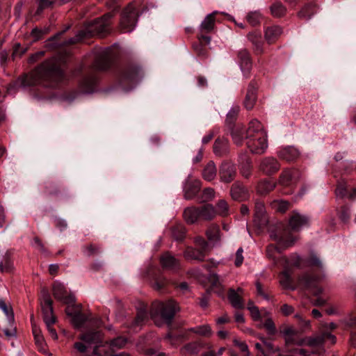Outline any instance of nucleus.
Listing matches in <instances>:
<instances>
[{
  "mask_svg": "<svg viewBox=\"0 0 356 356\" xmlns=\"http://www.w3.org/2000/svg\"><path fill=\"white\" fill-rule=\"evenodd\" d=\"M246 145L252 154H264L268 148L267 134L261 123L257 120L250 122L246 130Z\"/></svg>",
  "mask_w": 356,
  "mask_h": 356,
  "instance_id": "3",
  "label": "nucleus"
},
{
  "mask_svg": "<svg viewBox=\"0 0 356 356\" xmlns=\"http://www.w3.org/2000/svg\"><path fill=\"white\" fill-rule=\"evenodd\" d=\"M66 58L56 55L44 60L29 74L17 79L20 86L28 87L40 85L46 88H56L65 79L63 66Z\"/></svg>",
  "mask_w": 356,
  "mask_h": 356,
  "instance_id": "1",
  "label": "nucleus"
},
{
  "mask_svg": "<svg viewBox=\"0 0 356 356\" xmlns=\"http://www.w3.org/2000/svg\"><path fill=\"white\" fill-rule=\"evenodd\" d=\"M160 261L163 268L170 270L175 271L180 268L179 261L169 252L162 254Z\"/></svg>",
  "mask_w": 356,
  "mask_h": 356,
  "instance_id": "22",
  "label": "nucleus"
},
{
  "mask_svg": "<svg viewBox=\"0 0 356 356\" xmlns=\"http://www.w3.org/2000/svg\"><path fill=\"white\" fill-rule=\"evenodd\" d=\"M270 13L274 17H282L286 13V8L279 1L273 3L270 7Z\"/></svg>",
  "mask_w": 356,
  "mask_h": 356,
  "instance_id": "38",
  "label": "nucleus"
},
{
  "mask_svg": "<svg viewBox=\"0 0 356 356\" xmlns=\"http://www.w3.org/2000/svg\"><path fill=\"white\" fill-rule=\"evenodd\" d=\"M184 256L187 260L202 261L204 260L206 251L188 247L184 251Z\"/></svg>",
  "mask_w": 356,
  "mask_h": 356,
  "instance_id": "28",
  "label": "nucleus"
},
{
  "mask_svg": "<svg viewBox=\"0 0 356 356\" xmlns=\"http://www.w3.org/2000/svg\"><path fill=\"white\" fill-rule=\"evenodd\" d=\"M52 300L48 293H44L41 301V307L43 314L44 321L56 319L53 314Z\"/></svg>",
  "mask_w": 356,
  "mask_h": 356,
  "instance_id": "19",
  "label": "nucleus"
},
{
  "mask_svg": "<svg viewBox=\"0 0 356 356\" xmlns=\"http://www.w3.org/2000/svg\"><path fill=\"white\" fill-rule=\"evenodd\" d=\"M335 193L337 197H343L347 195L346 184L343 181L339 182Z\"/></svg>",
  "mask_w": 356,
  "mask_h": 356,
  "instance_id": "56",
  "label": "nucleus"
},
{
  "mask_svg": "<svg viewBox=\"0 0 356 356\" xmlns=\"http://www.w3.org/2000/svg\"><path fill=\"white\" fill-rule=\"evenodd\" d=\"M113 57L114 54L111 47L95 49L93 67L97 70H107L111 66Z\"/></svg>",
  "mask_w": 356,
  "mask_h": 356,
  "instance_id": "8",
  "label": "nucleus"
},
{
  "mask_svg": "<svg viewBox=\"0 0 356 356\" xmlns=\"http://www.w3.org/2000/svg\"><path fill=\"white\" fill-rule=\"evenodd\" d=\"M38 3H39L38 8L36 10V14H38V15H40L44 8L51 6L54 3L53 0H38Z\"/></svg>",
  "mask_w": 356,
  "mask_h": 356,
  "instance_id": "59",
  "label": "nucleus"
},
{
  "mask_svg": "<svg viewBox=\"0 0 356 356\" xmlns=\"http://www.w3.org/2000/svg\"><path fill=\"white\" fill-rule=\"evenodd\" d=\"M243 129L242 127L237 125L232 131V139L235 144L237 145H241L243 140Z\"/></svg>",
  "mask_w": 356,
  "mask_h": 356,
  "instance_id": "41",
  "label": "nucleus"
},
{
  "mask_svg": "<svg viewBox=\"0 0 356 356\" xmlns=\"http://www.w3.org/2000/svg\"><path fill=\"white\" fill-rule=\"evenodd\" d=\"M216 212V216L219 215L222 217L229 215V206L225 200H220L217 202Z\"/></svg>",
  "mask_w": 356,
  "mask_h": 356,
  "instance_id": "44",
  "label": "nucleus"
},
{
  "mask_svg": "<svg viewBox=\"0 0 356 356\" xmlns=\"http://www.w3.org/2000/svg\"><path fill=\"white\" fill-rule=\"evenodd\" d=\"M13 268V264L11 260L10 254L6 252L3 257L2 261L0 262V271L1 273H9Z\"/></svg>",
  "mask_w": 356,
  "mask_h": 356,
  "instance_id": "39",
  "label": "nucleus"
},
{
  "mask_svg": "<svg viewBox=\"0 0 356 356\" xmlns=\"http://www.w3.org/2000/svg\"><path fill=\"white\" fill-rule=\"evenodd\" d=\"M236 175V170L234 165L231 162H223L219 169V176L221 181L224 183H230L232 181Z\"/></svg>",
  "mask_w": 356,
  "mask_h": 356,
  "instance_id": "13",
  "label": "nucleus"
},
{
  "mask_svg": "<svg viewBox=\"0 0 356 356\" xmlns=\"http://www.w3.org/2000/svg\"><path fill=\"white\" fill-rule=\"evenodd\" d=\"M179 310L178 305L173 300H169L166 302H155L152 307V314L160 315L169 324Z\"/></svg>",
  "mask_w": 356,
  "mask_h": 356,
  "instance_id": "7",
  "label": "nucleus"
},
{
  "mask_svg": "<svg viewBox=\"0 0 356 356\" xmlns=\"http://www.w3.org/2000/svg\"><path fill=\"white\" fill-rule=\"evenodd\" d=\"M183 216L188 224L195 223L200 219L199 207H191L186 208L184 211Z\"/></svg>",
  "mask_w": 356,
  "mask_h": 356,
  "instance_id": "30",
  "label": "nucleus"
},
{
  "mask_svg": "<svg viewBox=\"0 0 356 356\" xmlns=\"http://www.w3.org/2000/svg\"><path fill=\"white\" fill-rule=\"evenodd\" d=\"M270 237L272 239L276 241L278 243V245L280 246L277 247L274 245H269L267 247L266 255L269 259L273 260H275V254L276 252L280 253L282 252V249H285L292 246L297 241V238L292 236L289 228L284 229L279 234H271Z\"/></svg>",
  "mask_w": 356,
  "mask_h": 356,
  "instance_id": "4",
  "label": "nucleus"
},
{
  "mask_svg": "<svg viewBox=\"0 0 356 356\" xmlns=\"http://www.w3.org/2000/svg\"><path fill=\"white\" fill-rule=\"evenodd\" d=\"M213 152L218 156L226 154L228 152V140L224 138H217L213 144Z\"/></svg>",
  "mask_w": 356,
  "mask_h": 356,
  "instance_id": "33",
  "label": "nucleus"
},
{
  "mask_svg": "<svg viewBox=\"0 0 356 356\" xmlns=\"http://www.w3.org/2000/svg\"><path fill=\"white\" fill-rule=\"evenodd\" d=\"M280 168L278 161L272 156L263 158L259 163V169L266 175L275 174Z\"/></svg>",
  "mask_w": 356,
  "mask_h": 356,
  "instance_id": "12",
  "label": "nucleus"
},
{
  "mask_svg": "<svg viewBox=\"0 0 356 356\" xmlns=\"http://www.w3.org/2000/svg\"><path fill=\"white\" fill-rule=\"evenodd\" d=\"M202 177L207 181L213 180L217 175V169L213 161H210L204 167L202 172Z\"/></svg>",
  "mask_w": 356,
  "mask_h": 356,
  "instance_id": "32",
  "label": "nucleus"
},
{
  "mask_svg": "<svg viewBox=\"0 0 356 356\" xmlns=\"http://www.w3.org/2000/svg\"><path fill=\"white\" fill-rule=\"evenodd\" d=\"M194 242L199 247L198 249H201L207 252L209 245L204 238L197 236L195 238Z\"/></svg>",
  "mask_w": 356,
  "mask_h": 356,
  "instance_id": "64",
  "label": "nucleus"
},
{
  "mask_svg": "<svg viewBox=\"0 0 356 356\" xmlns=\"http://www.w3.org/2000/svg\"><path fill=\"white\" fill-rule=\"evenodd\" d=\"M248 38L253 44L255 53L261 54L263 52V42L261 34L252 32L248 34Z\"/></svg>",
  "mask_w": 356,
  "mask_h": 356,
  "instance_id": "34",
  "label": "nucleus"
},
{
  "mask_svg": "<svg viewBox=\"0 0 356 356\" xmlns=\"http://www.w3.org/2000/svg\"><path fill=\"white\" fill-rule=\"evenodd\" d=\"M257 98V88L252 83H250L244 100L245 107L248 110L252 109L256 103Z\"/></svg>",
  "mask_w": 356,
  "mask_h": 356,
  "instance_id": "25",
  "label": "nucleus"
},
{
  "mask_svg": "<svg viewBox=\"0 0 356 356\" xmlns=\"http://www.w3.org/2000/svg\"><path fill=\"white\" fill-rule=\"evenodd\" d=\"M147 312L144 309H140L138 312L136 317L134 321L132 323L131 326L134 328H136L137 327L141 325V324L145 321L147 318Z\"/></svg>",
  "mask_w": 356,
  "mask_h": 356,
  "instance_id": "52",
  "label": "nucleus"
},
{
  "mask_svg": "<svg viewBox=\"0 0 356 356\" xmlns=\"http://www.w3.org/2000/svg\"><path fill=\"white\" fill-rule=\"evenodd\" d=\"M53 295L57 300H61L65 304L74 302V296H68L65 286L60 283H54L53 286Z\"/></svg>",
  "mask_w": 356,
  "mask_h": 356,
  "instance_id": "21",
  "label": "nucleus"
},
{
  "mask_svg": "<svg viewBox=\"0 0 356 356\" xmlns=\"http://www.w3.org/2000/svg\"><path fill=\"white\" fill-rule=\"evenodd\" d=\"M230 195L233 200L239 202L245 200L249 196L248 189L239 182H235L232 184Z\"/></svg>",
  "mask_w": 356,
  "mask_h": 356,
  "instance_id": "20",
  "label": "nucleus"
},
{
  "mask_svg": "<svg viewBox=\"0 0 356 356\" xmlns=\"http://www.w3.org/2000/svg\"><path fill=\"white\" fill-rule=\"evenodd\" d=\"M254 221L259 227L266 225L268 222L265 205L259 200H256L254 203Z\"/></svg>",
  "mask_w": 356,
  "mask_h": 356,
  "instance_id": "16",
  "label": "nucleus"
},
{
  "mask_svg": "<svg viewBox=\"0 0 356 356\" xmlns=\"http://www.w3.org/2000/svg\"><path fill=\"white\" fill-rule=\"evenodd\" d=\"M280 284L285 289H292L291 278L289 272L287 270H284L280 275Z\"/></svg>",
  "mask_w": 356,
  "mask_h": 356,
  "instance_id": "47",
  "label": "nucleus"
},
{
  "mask_svg": "<svg viewBox=\"0 0 356 356\" xmlns=\"http://www.w3.org/2000/svg\"><path fill=\"white\" fill-rule=\"evenodd\" d=\"M264 326L266 329V330L268 331V333L269 334H275V332H276L275 325L271 318H268L265 321Z\"/></svg>",
  "mask_w": 356,
  "mask_h": 356,
  "instance_id": "62",
  "label": "nucleus"
},
{
  "mask_svg": "<svg viewBox=\"0 0 356 356\" xmlns=\"http://www.w3.org/2000/svg\"><path fill=\"white\" fill-rule=\"evenodd\" d=\"M99 252V248L92 244H90L88 246H85L83 248V252L86 255L90 257L93 254H96Z\"/></svg>",
  "mask_w": 356,
  "mask_h": 356,
  "instance_id": "60",
  "label": "nucleus"
},
{
  "mask_svg": "<svg viewBox=\"0 0 356 356\" xmlns=\"http://www.w3.org/2000/svg\"><path fill=\"white\" fill-rule=\"evenodd\" d=\"M215 197V190L213 188H206L202 192V200L207 202L213 200Z\"/></svg>",
  "mask_w": 356,
  "mask_h": 356,
  "instance_id": "55",
  "label": "nucleus"
},
{
  "mask_svg": "<svg viewBox=\"0 0 356 356\" xmlns=\"http://www.w3.org/2000/svg\"><path fill=\"white\" fill-rule=\"evenodd\" d=\"M323 277V275L305 273L299 277V283L309 289L314 296H318L323 293V289L318 286Z\"/></svg>",
  "mask_w": 356,
  "mask_h": 356,
  "instance_id": "10",
  "label": "nucleus"
},
{
  "mask_svg": "<svg viewBox=\"0 0 356 356\" xmlns=\"http://www.w3.org/2000/svg\"><path fill=\"white\" fill-rule=\"evenodd\" d=\"M186 229L181 225H177L172 228V236L177 241H182L185 238Z\"/></svg>",
  "mask_w": 356,
  "mask_h": 356,
  "instance_id": "46",
  "label": "nucleus"
},
{
  "mask_svg": "<svg viewBox=\"0 0 356 356\" xmlns=\"http://www.w3.org/2000/svg\"><path fill=\"white\" fill-rule=\"evenodd\" d=\"M206 235L210 241H218L220 240V228L218 225H211L206 232Z\"/></svg>",
  "mask_w": 356,
  "mask_h": 356,
  "instance_id": "40",
  "label": "nucleus"
},
{
  "mask_svg": "<svg viewBox=\"0 0 356 356\" xmlns=\"http://www.w3.org/2000/svg\"><path fill=\"white\" fill-rule=\"evenodd\" d=\"M202 348V346L198 342H191L186 344L183 350L188 354L190 355H196L197 354Z\"/></svg>",
  "mask_w": 356,
  "mask_h": 356,
  "instance_id": "49",
  "label": "nucleus"
},
{
  "mask_svg": "<svg viewBox=\"0 0 356 356\" xmlns=\"http://www.w3.org/2000/svg\"><path fill=\"white\" fill-rule=\"evenodd\" d=\"M309 219L307 216L296 213L289 220V227L291 230L298 232L303 226L307 225Z\"/></svg>",
  "mask_w": 356,
  "mask_h": 356,
  "instance_id": "26",
  "label": "nucleus"
},
{
  "mask_svg": "<svg viewBox=\"0 0 356 356\" xmlns=\"http://www.w3.org/2000/svg\"><path fill=\"white\" fill-rule=\"evenodd\" d=\"M302 261V260L301 257L299 255L294 254L290 257L289 264L292 266L301 268Z\"/></svg>",
  "mask_w": 356,
  "mask_h": 356,
  "instance_id": "61",
  "label": "nucleus"
},
{
  "mask_svg": "<svg viewBox=\"0 0 356 356\" xmlns=\"http://www.w3.org/2000/svg\"><path fill=\"white\" fill-rule=\"evenodd\" d=\"M276 187V182L271 179H264L260 180L257 185V192L259 195H267Z\"/></svg>",
  "mask_w": 356,
  "mask_h": 356,
  "instance_id": "27",
  "label": "nucleus"
},
{
  "mask_svg": "<svg viewBox=\"0 0 356 356\" xmlns=\"http://www.w3.org/2000/svg\"><path fill=\"white\" fill-rule=\"evenodd\" d=\"M299 174L298 171L295 169L284 170L280 175L278 182L280 184L288 186L291 184L292 180Z\"/></svg>",
  "mask_w": 356,
  "mask_h": 356,
  "instance_id": "31",
  "label": "nucleus"
},
{
  "mask_svg": "<svg viewBox=\"0 0 356 356\" xmlns=\"http://www.w3.org/2000/svg\"><path fill=\"white\" fill-rule=\"evenodd\" d=\"M83 342L77 341L74 343V348L80 353H86L88 346H90L91 344H88L84 341L81 340Z\"/></svg>",
  "mask_w": 356,
  "mask_h": 356,
  "instance_id": "63",
  "label": "nucleus"
},
{
  "mask_svg": "<svg viewBox=\"0 0 356 356\" xmlns=\"http://www.w3.org/2000/svg\"><path fill=\"white\" fill-rule=\"evenodd\" d=\"M240 172L245 178H249L252 174V161L246 152H242L238 156Z\"/></svg>",
  "mask_w": 356,
  "mask_h": 356,
  "instance_id": "18",
  "label": "nucleus"
},
{
  "mask_svg": "<svg viewBox=\"0 0 356 356\" xmlns=\"http://www.w3.org/2000/svg\"><path fill=\"white\" fill-rule=\"evenodd\" d=\"M67 315L72 317V323L76 328L81 327L88 318L86 314L81 312H68Z\"/></svg>",
  "mask_w": 356,
  "mask_h": 356,
  "instance_id": "37",
  "label": "nucleus"
},
{
  "mask_svg": "<svg viewBox=\"0 0 356 356\" xmlns=\"http://www.w3.org/2000/svg\"><path fill=\"white\" fill-rule=\"evenodd\" d=\"M228 299L233 307L236 309H243L244 307V304L241 295L238 293L234 289H229Z\"/></svg>",
  "mask_w": 356,
  "mask_h": 356,
  "instance_id": "35",
  "label": "nucleus"
},
{
  "mask_svg": "<svg viewBox=\"0 0 356 356\" xmlns=\"http://www.w3.org/2000/svg\"><path fill=\"white\" fill-rule=\"evenodd\" d=\"M277 155L279 158L286 161H293L300 156V152L293 146L286 147L280 149Z\"/></svg>",
  "mask_w": 356,
  "mask_h": 356,
  "instance_id": "24",
  "label": "nucleus"
},
{
  "mask_svg": "<svg viewBox=\"0 0 356 356\" xmlns=\"http://www.w3.org/2000/svg\"><path fill=\"white\" fill-rule=\"evenodd\" d=\"M246 18L252 26H256L260 23L261 15L257 11L250 12L248 14Z\"/></svg>",
  "mask_w": 356,
  "mask_h": 356,
  "instance_id": "53",
  "label": "nucleus"
},
{
  "mask_svg": "<svg viewBox=\"0 0 356 356\" xmlns=\"http://www.w3.org/2000/svg\"><path fill=\"white\" fill-rule=\"evenodd\" d=\"M323 337L319 334L307 337V346L318 347L323 345Z\"/></svg>",
  "mask_w": 356,
  "mask_h": 356,
  "instance_id": "48",
  "label": "nucleus"
},
{
  "mask_svg": "<svg viewBox=\"0 0 356 356\" xmlns=\"http://www.w3.org/2000/svg\"><path fill=\"white\" fill-rule=\"evenodd\" d=\"M33 334L34 336L35 341L38 347L41 351L44 350V339L43 336L41 334L40 330L36 326H33Z\"/></svg>",
  "mask_w": 356,
  "mask_h": 356,
  "instance_id": "43",
  "label": "nucleus"
},
{
  "mask_svg": "<svg viewBox=\"0 0 356 356\" xmlns=\"http://www.w3.org/2000/svg\"><path fill=\"white\" fill-rule=\"evenodd\" d=\"M97 81V79L94 74L84 76L79 82V92L83 94L92 93L95 90Z\"/></svg>",
  "mask_w": 356,
  "mask_h": 356,
  "instance_id": "17",
  "label": "nucleus"
},
{
  "mask_svg": "<svg viewBox=\"0 0 356 356\" xmlns=\"http://www.w3.org/2000/svg\"><path fill=\"white\" fill-rule=\"evenodd\" d=\"M209 280L213 288L218 289V291H217L216 292L218 293L219 295H220L222 293V287L219 280L218 275L215 273L211 274L209 275Z\"/></svg>",
  "mask_w": 356,
  "mask_h": 356,
  "instance_id": "54",
  "label": "nucleus"
},
{
  "mask_svg": "<svg viewBox=\"0 0 356 356\" xmlns=\"http://www.w3.org/2000/svg\"><path fill=\"white\" fill-rule=\"evenodd\" d=\"M282 29L279 26L268 27L265 31V38L268 43L273 42L282 34Z\"/></svg>",
  "mask_w": 356,
  "mask_h": 356,
  "instance_id": "36",
  "label": "nucleus"
},
{
  "mask_svg": "<svg viewBox=\"0 0 356 356\" xmlns=\"http://www.w3.org/2000/svg\"><path fill=\"white\" fill-rule=\"evenodd\" d=\"M317 10V4L314 1L309 2L302 6L301 10L298 12V16L300 19L309 20L316 13Z\"/></svg>",
  "mask_w": 356,
  "mask_h": 356,
  "instance_id": "23",
  "label": "nucleus"
},
{
  "mask_svg": "<svg viewBox=\"0 0 356 356\" xmlns=\"http://www.w3.org/2000/svg\"><path fill=\"white\" fill-rule=\"evenodd\" d=\"M270 205L275 211L283 213L289 209V203L283 200H275L271 202Z\"/></svg>",
  "mask_w": 356,
  "mask_h": 356,
  "instance_id": "45",
  "label": "nucleus"
},
{
  "mask_svg": "<svg viewBox=\"0 0 356 356\" xmlns=\"http://www.w3.org/2000/svg\"><path fill=\"white\" fill-rule=\"evenodd\" d=\"M138 6V3L134 1L130 3L122 11L120 22V28L122 32H131L135 28L139 16Z\"/></svg>",
  "mask_w": 356,
  "mask_h": 356,
  "instance_id": "5",
  "label": "nucleus"
},
{
  "mask_svg": "<svg viewBox=\"0 0 356 356\" xmlns=\"http://www.w3.org/2000/svg\"><path fill=\"white\" fill-rule=\"evenodd\" d=\"M80 340H83L88 344H95L92 354L96 356H106L111 353L123 348L127 343V339L124 337H118L109 342L102 343L103 334L98 330L86 332L79 336Z\"/></svg>",
  "mask_w": 356,
  "mask_h": 356,
  "instance_id": "2",
  "label": "nucleus"
},
{
  "mask_svg": "<svg viewBox=\"0 0 356 356\" xmlns=\"http://www.w3.org/2000/svg\"><path fill=\"white\" fill-rule=\"evenodd\" d=\"M200 219L211 220L216 216V208L211 204L198 207Z\"/></svg>",
  "mask_w": 356,
  "mask_h": 356,
  "instance_id": "29",
  "label": "nucleus"
},
{
  "mask_svg": "<svg viewBox=\"0 0 356 356\" xmlns=\"http://www.w3.org/2000/svg\"><path fill=\"white\" fill-rule=\"evenodd\" d=\"M0 309L4 312L7 316L9 327L3 330L5 335L8 337H15L17 334L16 327L14 325V314L12 308L7 306L4 300H0Z\"/></svg>",
  "mask_w": 356,
  "mask_h": 356,
  "instance_id": "11",
  "label": "nucleus"
},
{
  "mask_svg": "<svg viewBox=\"0 0 356 356\" xmlns=\"http://www.w3.org/2000/svg\"><path fill=\"white\" fill-rule=\"evenodd\" d=\"M307 266H315L320 270H323V265L321 259L314 254H312L309 258L306 260Z\"/></svg>",
  "mask_w": 356,
  "mask_h": 356,
  "instance_id": "51",
  "label": "nucleus"
},
{
  "mask_svg": "<svg viewBox=\"0 0 356 356\" xmlns=\"http://www.w3.org/2000/svg\"><path fill=\"white\" fill-rule=\"evenodd\" d=\"M87 32L84 29L80 30L74 37H72L65 41L64 44H74L82 41L83 39L87 38Z\"/></svg>",
  "mask_w": 356,
  "mask_h": 356,
  "instance_id": "50",
  "label": "nucleus"
},
{
  "mask_svg": "<svg viewBox=\"0 0 356 356\" xmlns=\"http://www.w3.org/2000/svg\"><path fill=\"white\" fill-rule=\"evenodd\" d=\"M217 11L207 15L199 26L198 39L202 42L204 41L205 44H209L211 42V37L207 34L211 33L215 29L216 17Z\"/></svg>",
  "mask_w": 356,
  "mask_h": 356,
  "instance_id": "9",
  "label": "nucleus"
},
{
  "mask_svg": "<svg viewBox=\"0 0 356 356\" xmlns=\"http://www.w3.org/2000/svg\"><path fill=\"white\" fill-rule=\"evenodd\" d=\"M139 74V69L138 67H131L124 75V77L131 81H135Z\"/></svg>",
  "mask_w": 356,
  "mask_h": 356,
  "instance_id": "58",
  "label": "nucleus"
},
{
  "mask_svg": "<svg viewBox=\"0 0 356 356\" xmlns=\"http://www.w3.org/2000/svg\"><path fill=\"white\" fill-rule=\"evenodd\" d=\"M114 16V11L108 12L88 24L83 29L87 32V37L90 38L95 35L102 36L108 33L110 30L111 19Z\"/></svg>",
  "mask_w": 356,
  "mask_h": 356,
  "instance_id": "6",
  "label": "nucleus"
},
{
  "mask_svg": "<svg viewBox=\"0 0 356 356\" xmlns=\"http://www.w3.org/2000/svg\"><path fill=\"white\" fill-rule=\"evenodd\" d=\"M201 187V181L198 179H192L191 176L187 178L184 186V197L187 200L193 198L199 192Z\"/></svg>",
  "mask_w": 356,
  "mask_h": 356,
  "instance_id": "15",
  "label": "nucleus"
},
{
  "mask_svg": "<svg viewBox=\"0 0 356 356\" xmlns=\"http://www.w3.org/2000/svg\"><path fill=\"white\" fill-rule=\"evenodd\" d=\"M56 319L54 320H48V321H44L47 330L51 337V338L54 340L58 339V334L56 330L53 327V325L55 323Z\"/></svg>",
  "mask_w": 356,
  "mask_h": 356,
  "instance_id": "57",
  "label": "nucleus"
},
{
  "mask_svg": "<svg viewBox=\"0 0 356 356\" xmlns=\"http://www.w3.org/2000/svg\"><path fill=\"white\" fill-rule=\"evenodd\" d=\"M237 58L243 75L248 77L252 69V61L248 51L246 49H240L238 51Z\"/></svg>",
  "mask_w": 356,
  "mask_h": 356,
  "instance_id": "14",
  "label": "nucleus"
},
{
  "mask_svg": "<svg viewBox=\"0 0 356 356\" xmlns=\"http://www.w3.org/2000/svg\"><path fill=\"white\" fill-rule=\"evenodd\" d=\"M190 331L202 337H210L212 334V330L209 325H202L192 327Z\"/></svg>",
  "mask_w": 356,
  "mask_h": 356,
  "instance_id": "42",
  "label": "nucleus"
}]
</instances>
